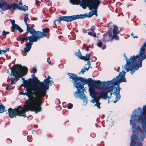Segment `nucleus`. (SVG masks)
<instances>
[{"mask_svg": "<svg viewBox=\"0 0 146 146\" xmlns=\"http://www.w3.org/2000/svg\"><path fill=\"white\" fill-rule=\"evenodd\" d=\"M69 1L70 3L73 5H80L84 9H86L88 7L89 10H94L91 11L88 13L70 16H61L58 18L57 20H54V23H55L56 21H58L60 23L62 21L67 22H71L73 20L79 19L90 17L94 15H95L96 17L97 16V10L98 5L100 3V0H69Z\"/></svg>", "mask_w": 146, "mask_h": 146, "instance_id": "nucleus-2", "label": "nucleus"}, {"mask_svg": "<svg viewBox=\"0 0 146 146\" xmlns=\"http://www.w3.org/2000/svg\"><path fill=\"white\" fill-rule=\"evenodd\" d=\"M48 62L50 65L51 64V61L49 62Z\"/></svg>", "mask_w": 146, "mask_h": 146, "instance_id": "nucleus-39", "label": "nucleus"}, {"mask_svg": "<svg viewBox=\"0 0 146 146\" xmlns=\"http://www.w3.org/2000/svg\"><path fill=\"white\" fill-rule=\"evenodd\" d=\"M110 102V100H108V103H109Z\"/></svg>", "mask_w": 146, "mask_h": 146, "instance_id": "nucleus-41", "label": "nucleus"}, {"mask_svg": "<svg viewBox=\"0 0 146 146\" xmlns=\"http://www.w3.org/2000/svg\"><path fill=\"white\" fill-rule=\"evenodd\" d=\"M41 1V0H39V1H38L37 0H36L35 1L36 4V5H37V4H38V3H40Z\"/></svg>", "mask_w": 146, "mask_h": 146, "instance_id": "nucleus-33", "label": "nucleus"}, {"mask_svg": "<svg viewBox=\"0 0 146 146\" xmlns=\"http://www.w3.org/2000/svg\"><path fill=\"white\" fill-rule=\"evenodd\" d=\"M120 31H121V29H120Z\"/></svg>", "mask_w": 146, "mask_h": 146, "instance_id": "nucleus-42", "label": "nucleus"}, {"mask_svg": "<svg viewBox=\"0 0 146 146\" xmlns=\"http://www.w3.org/2000/svg\"><path fill=\"white\" fill-rule=\"evenodd\" d=\"M5 107L3 104L0 105V113L6 111V110L5 109Z\"/></svg>", "mask_w": 146, "mask_h": 146, "instance_id": "nucleus-24", "label": "nucleus"}, {"mask_svg": "<svg viewBox=\"0 0 146 146\" xmlns=\"http://www.w3.org/2000/svg\"><path fill=\"white\" fill-rule=\"evenodd\" d=\"M53 83L52 78L48 76L47 78L44 80L43 82H40L39 80H37L36 81L31 84L27 80L25 81L23 84H25L24 87L26 89L35 83H37L38 90L36 94L38 95L40 98H42L46 95L47 90H48L49 88V86H51Z\"/></svg>", "mask_w": 146, "mask_h": 146, "instance_id": "nucleus-7", "label": "nucleus"}, {"mask_svg": "<svg viewBox=\"0 0 146 146\" xmlns=\"http://www.w3.org/2000/svg\"><path fill=\"white\" fill-rule=\"evenodd\" d=\"M131 36H133V38H138V36H133V33L131 34Z\"/></svg>", "mask_w": 146, "mask_h": 146, "instance_id": "nucleus-32", "label": "nucleus"}, {"mask_svg": "<svg viewBox=\"0 0 146 146\" xmlns=\"http://www.w3.org/2000/svg\"><path fill=\"white\" fill-rule=\"evenodd\" d=\"M3 12H2V13L3 14Z\"/></svg>", "mask_w": 146, "mask_h": 146, "instance_id": "nucleus-44", "label": "nucleus"}, {"mask_svg": "<svg viewBox=\"0 0 146 146\" xmlns=\"http://www.w3.org/2000/svg\"><path fill=\"white\" fill-rule=\"evenodd\" d=\"M88 47H87V48H86V50H87V51L88 50Z\"/></svg>", "mask_w": 146, "mask_h": 146, "instance_id": "nucleus-38", "label": "nucleus"}, {"mask_svg": "<svg viewBox=\"0 0 146 146\" xmlns=\"http://www.w3.org/2000/svg\"><path fill=\"white\" fill-rule=\"evenodd\" d=\"M9 48H8L5 50H1L0 49V55L3 54L5 53L6 52L9 51Z\"/></svg>", "mask_w": 146, "mask_h": 146, "instance_id": "nucleus-27", "label": "nucleus"}, {"mask_svg": "<svg viewBox=\"0 0 146 146\" xmlns=\"http://www.w3.org/2000/svg\"><path fill=\"white\" fill-rule=\"evenodd\" d=\"M25 84L23 83V84H21V86H24V87Z\"/></svg>", "mask_w": 146, "mask_h": 146, "instance_id": "nucleus-37", "label": "nucleus"}, {"mask_svg": "<svg viewBox=\"0 0 146 146\" xmlns=\"http://www.w3.org/2000/svg\"><path fill=\"white\" fill-rule=\"evenodd\" d=\"M27 110L26 109L23 108L21 106H20L17 109H13L11 108H9L8 110L9 117L11 118L14 117H16L17 115L19 116H23L25 117H26L25 113Z\"/></svg>", "mask_w": 146, "mask_h": 146, "instance_id": "nucleus-9", "label": "nucleus"}, {"mask_svg": "<svg viewBox=\"0 0 146 146\" xmlns=\"http://www.w3.org/2000/svg\"><path fill=\"white\" fill-rule=\"evenodd\" d=\"M19 5H20L22 6V5H23V4H22V3L21 2H19Z\"/></svg>", "mask_w": 146, "mask_h": 146, "instance_id": "nucleus-36", "label": "nucleus"}, {"mask_svg": "<svg viewBox=\"0 0 146 146\" xmlns=\"http://www.w3.org/2000/svg\"><path fill=\"white\" fill-rule=\"evenodd\" d=\"M97 44L98 46L99 47H101V48L102 49H104L106 47V46L105 45H104L102 47V43L100 40H99L97 42Z\"/></svg>", "mask_w": 146, "mask_h": 146, "instance_id": "nucleus-22", "label": "nucleus"}, {"mask_svg": "<svg viewBox=\"0 0 146 146\" xmlns=\"http://www.w3.org/2000/svg\"><path fill=\"white\" fill-rule=\"evenodd\" d=\"M75 55L76 56H78L79 58L86 61L89 60L90 58V55L89 54H87L85 56H82L80 50L78 52L75 53Z\"/></svg>", "mask_w": 146, "mask_h": 146, "instance_id": "nucleus-12", "label": "nucleus"}, {"mask_svg": "<svg viewBox=\"0 0 146 146\" xmlns=\"http://www.w3.org/2000/svg\"><path fill=\"white\" fill-rule=\"evenodd\" d=\"M67 106L68 109H71L73 107V105L69 103L68 104ZM65 107H66V106Z\"/></svg>", "mask_w": 146, "mask_h": 146, "instance_id": "nucleus-29", "label": "nucleus"}, {"mask_svg": "<svg viewBox=\"0 0 146 146\" xmlns=\"http://www.w3.org/2000/svg\"><path fill=\"white\" fill-rule=\"evenodd\" d=\"M28 14L27 13H26L25 14L24 19V21L25 23V25L26 26H28V25H29L28 23H27V22L28 20Z\"/></svg>", "mask_w": 146, "mask_h": 146, "instance_id": "nucleus-26", "label": "nucleus"}, {"mask_svg": "<svg viewBox=\"0 0 146 146\" xmlns=\"http://www.w3.org/2000/svg\"><path fill=\"white\" fill-rule=\"evenodd\" d=\"M87 61V64H86L85 65H88V68H87L84 66V68H82L81 71L79 73V74H80V73H82V74H83L86 71H88L89 70V69L90 68H92V67L90 66H91V62L89 61V60H88V61Z\"/></svg>", "mask_w": 146, "mask_h": 146, "instance_id": "nucleus-15", "label": "nucleus"}, {"mask_svg": "<svg viewBox=\"0 0 146 146\" xmlns=\"http://www.w3.org/2000/svg\"><path fill=\"white\" fill-rule=\"evenodd\" d=\"M132 137L131 138V141L130 142V146H142V142H133Z\"/></svg>", "mask_w": 146, "mask_h": 146, "instance_id": "nucleus-18", "label": "nucleus"}, {"mask_svg": "<svg viewBox=\"0 0 146 146\" xmlns=\"http://www.w3.org/2000/svg\"><path fill=\"white\" fill-rule=\"evenodd\" d=\"M145 1L146 2V0H145Z\"/></svg>", "mask_w": 146, "mask_h": 146, "instance_id": "nucleus-45", "label": "nucleus"}, {"mask_svg": "<svg viewBox=\"0 0 146 146\" xmlns=\"http://www.w3.org/2000/svg\"><path fill=\"white\" fill-rule=\"evenodd\" d=\"M32 44L33 43L27 42L26 44V46L24 48V51L23 52L25 53L28 52L31 49Z\"/></svg>", "mask_w": 146, "mask_h": 146, "instance_id": "nucleus-17", "label": "nucleus"}, {"mask_svg": "<svg viewBox=\"0 0 146 146\" xmlns=\"http://www.w3.org/2000/svg\"><path fill=\"white\" fill-rule=\"evenodd\" d=\"M120 31H121V29H120Z\"/></svg>", "mask_w": 146, "mask_h": 146, "instance_id": "nucleus-43", "label": "nucleus"}, {"mask_svg": "<svg viewBox=\"0 0 146 146\" xmlns=\"http://www.w3.org/2000/svg\"><path fill=\"white\" fill-rule=\"evenodd\" d=\"M68 75L70 79L72 80L74 87L77 89V91L74 93V96L78 98H80L83 100V103L86 105L88 101V98L84 92H86V88L84 87L85 84L92 83L93 81L91 78L86 79L85 78L79 77L75 74L68 73Z\"/></svg>", "mask_w": 146, "mask_h": 146, "instance_id": "nucleus-6", "label": "nucleus"}, {"mask_svg": "<svg viewBox=\"0 0 146 146\" xmlns=\"http://www.w3.org/2000/svg\"><path fill=\"white\" fill-rule=\"evenodd\" d=\"M27 70V68L26 67L19 65L12 67L11 74L10 73L9 70L8 69L7 70V72L10 74V76H13L15 77L12 80L11 84H15L19 78L25 74Z\"/></svg>", "mask_w": 146, "mask_h": 146, "instance_id": "nucleus-8", "label": "nucleus"}, {"mask_svg": "<svg viewBox=\"0 0 146 146\" xmlns=\"http://www.w3.org/2000/svg\"><path fill=\"white\" fill-rule=\"evenodd\" d=\"M22 79L23 81V83H24L25 82V81H26L25 80V78H22Z\"/></svg>", "mask_w": 146, "mask_h": 146, "instance_id": "nucleus-35", "label": "nucleus"}, {"mask_svg": "<svg viewBox=\"0 0 146 146\" xmlns=\"http://www.w3.org/2000/svg\"><path fill=\"white\" fill-rule=\"evenodd\" d=\"M130 124L132 126L133 142H142L146 135V104L143 108L139 107L137 111L133 110L130 120Z\"/></svg>", "mask_w": 146, "mask_h": 146, "instance_id": "nucleus-1", "label": "nucleus"}, {"mask_svg": "<svg viewBox=\"0 0 146 146\" xmlns=\"http://www.w3.org/2000/svg\"><path fill=\"white\" fill-rule=\"evenodd\" d=\"M2 33L3 35H6L7 34H8L9 33V32L8 31H3L2 32Z\"/></svg>", "mask_w": 146, "mask_h": 146, "instance_id": "nucleus-30", "label": "nucleus"}, {"mask_svg": "<svg viewBox=\"0 0 146 146\" xmlns=\"http://www.w3.org/2000/svg\"><path fill=\"white\" fill-rule=\"evenodd\" d=\"M32 71L34 73H36L37 71L36 68L35 67H34Z\"/></svg>", "mask_w": 146, "mask_h": 146, "instance_id": "nucleus-31", "label": "nucleus"}, {"mask_svg": "<svg viewBox=\"0 0 146 146\" xmlns=\"http://www.w3.org/2000/svg\"><path fill=\"white\" fill-rule=\"evenodd\" d=\"M107 82V81L106 82H102L103 85H102V86H101V84H97L98 85V87L97 88L99 89H103V90H104V88L105 86V84H106V83Z\"/></svg>", "mask_w": 146, "mask_h": 146, "instance_id": "nucleus-23", "label": "nucleus"}, {"mask_svg": "<svg viewBox=\"0 0 146 146\" xmlns=\"http://www.w3.org/2000/svg\"><path fill=\"white\" fill-rule=\"evenodd\" d=\"M42 32L40 31H37L36 35H37V37L38 40L39 38L45 37L46 36V33H48L49 29L48 28L43 29H42Z\"/></svg>", "mask_w": 146, "mask_h": 146, "instance_id": "nucleus-11", "label": "nucleus"}, {"mask_svg": "<svg viewBox=\"0 0 146 146\" xmlns=\"http://www.w3.org/2000/svg\"><path fill=\"white\" fill-rule=\"evenodd\" d=\"M9 88L8 87H6L5 88V89H6V90H8V89Z\"/></svg>", "mask_w": 146, "mask_h": 146, "instance_id": "nucleus-40", "label": "nucleus"}, {"mask_svg": "<svg viewBox=\"0 0 146 146\" xmlns=\"http://www.w3.org/2000/svg\"><path fill=\"white\" fill-rule=\"evenodd\" d=\"M12 24L11 30L14 32L15 30H18L20 32L23 31L22 29L18 25L15 24V20L13 19H10Z\"/></svg>", "mask_w": 146, "mask_h": 146, "instance_id": "nucleus-13", "label": "nucleus"}, {"mask_svg": "<svg viewBox=\"0 0 146 146\" xmlns=\"http://www.w3.org/2000/svg\"><path fill=\"white\" fill-rule=\"evenodd\" d=\"M113 35L112 37L115 40H118L119 39V37L117 35L118 33L117 32L118 27L115 25H113Z\"/></svg>", "mask_w": 146, "mask_h": 146, "instance_id": "nucleus-14", "label": "nucleus"}, {"mask_svg": "<svg viewBox=\"0 0 146 146\" xmlns=\"http://www.w3.org/2000/svg\"><path fill=\"white\" fill-rule=\"evenodd\" d=\"M126 72L124 70L119 73V75L115 79L113 78L111 81H107L104 88V90L99 94L97 98L106 99L107 98L110 99L112 94L113 91L115 89L113 93V94L115 96V100L113 103H115L119 101L121 98L120 92L121 88L119 87L120 83L126 82L127 80L125 77Z\"/></svg>", "mask_w": 146, "mask_h": 146, "instance_id": "nucleus-3", "label": "nucleus"}, {"mask_svg": "<svg viewBox=\"0 0 146 146\" xmlns=\"http://www.w3.org/2000/svg\"><path fill=\"white\" fill-rule=\"evenodd\" d=\"M28 40L29 41V43H32L34 42H36L38 40V39L36 36H28Z\"/></svg>", "mask_w": 146, "mask_h": 146, "instance_id": "nucleus-20", "label": "nucleus"}, {"mask_svg": "<svg viewBox=\"0 0 146 146\" xmlns=\"http://www.w3.org/2000/svg\"><path fill=\"white\" fill-rule=\"evenodd\" d=\"M27 26V30L31 34L33 35H36L37 31H36L35 29L32 27H29V25Z\"/></svg>", "mask_w": 146, "mask_h": 146, "instance_id": "nucleus-16", "label": "nucleus"}, {"mask_svg": "<svg viewBox=\"0 0 146 146\" xmlns=\"http://www.w3.org/2000/svg\"><path fill=\"white\" fill-rule=\"evenodd\" d=\"M20 6L19 4L15 3L9 4L10 9L12 8L14 9H19V7H20Z\"/></svg>", "mask_w": 146, "mask_h": 146, "instance_id": "nucleus-21", "label": "nucleus"}, {"mask_svg": "<svg viewBox=\"0 0 146 146\" xmlns=\"http://www.w3.org/2000/svg\"><path fill=\"white\" fill-rule=\"evenodd\" d=\"M28 36L26 35H25L23 36L21 38V41L23 42H24L25 40H28Z\"/></svg>", "mask_w": 146, "mask_h": 146, "instance_id": "nucleus-28", "label": "nucleus"}, {"mask_svg": "<svg viewBox=\"0 0 146 146\" xmlns=\"http://www.w3.org/2000/svg\"><path fill=\"white\" fill-rule=\"evenodd\" d=\"M19 9L23 10L24 11H26L28 10V7L26 5H24L23 6L20 5V7H19Z\"/></svg>", "mask_w": 146, "mask_h": 146, "instance_id": "nucleus-25", "label": "nucleus"}, {"mask_svg": "<svg viewBox=\"0 0 146 146\" xmlns=\"http://www.w3.org/2000/svg\"><path fill=\"white\" fill-rule=\"evenodd\" d=\"M89 92L90 96L93 98L90 100V101L92 103H95L93 106H96L98 109H100L101 108V103L99 102L98 99L95 98L97 95L98 94V92L96 91L95 89L93 88L89 89Z\"/></svg>", "mask_w": 146, "mask_h": 146, "instance_id": "nucleus-10", "label": "nucleus"}, {"mask_svg": "<svg viewBox=\"0 0 146 146\" xmlns=\"http://www.w3.org/2000/svg\"><path fill=\"white\" fill-rule=\"evenodd\" d=\"M32 76L33 78H35V74L34 73L32 74Z\"/></svg>", "mask_w": 146, "mask_h": 146, "instance_id": "nucleus-34", "label": "nucleus"}, {"mask_svg": "<svg viewBox=\"0 0 146 146\" xmlns=\"http://www.w3.org/2000/svg\"><path fill=\"white\" fill-rule=\"evenodd\" d=\"M37 83L33 84L30 87L27 88L24 93L21 92L20 95H26L29 98L25 102L24 108L27 110H30L37 113L41 111V99L40 98L36 92L38 90Z\"/></svg>", "mask_w": 146, "mask_h": 146, "instance_id": "nucleus-4", "label": "nucleus"}, {"mask_svg": "<svg viewBox=\"0 0 146 146\" xmlns=\"http://www.w3.org/2000/svg\"><path fill=\"white\" fill-rule=\"evenodd\" d=\"M95 29V27L94 26H92L90 30H89V31L88 32V34L92 36L96 37V33L94 31Z\"/></svg>", "mask_w": 146, "mask_h": 146, "instance_id": "nucleus-19", "label": "nucleus"}, {"mask_svg": "<svg viewBox=\"0 0 146 146\" xmlns=\"http://www.w3.org/2000/svg\"><path fill=\"white\" fill-rule=\"evenodd\" d=\"M126 63L123 68L126 72L130 71L132 75L136 70H137L139 68L142 66V61L146 58V40L145 42L140 48L139 53L136 56L133 55L128 58L124 53Z\"/></svg>", "mask_w": 146, "mask_h": 146, "instance_id": "nucleus-5", "label": "nucleus"}]
</instances>
